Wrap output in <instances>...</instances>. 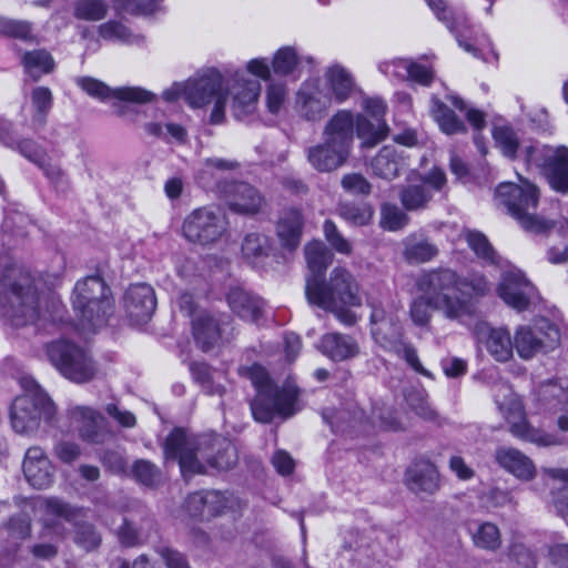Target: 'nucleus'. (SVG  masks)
Masks as SVG:
<instances>
[{
	"label": "nucleus",
	"instance_id": "b1692460",
	"mask_svg": "<svg viewBox=\"0 0 568 568\" xmlns=\"http://www.w3.org/2000/svg\"><path fill=\"white\" fill-rule=\"evenodd\" d=\"M22 468L28 483L37 489H44L53 481L51 462L39 446L30 447L27 450Z\"/></svg>",
	"mask_w": 568,
	"mask_h": 568
},
{
	"label": "nucleus",
	"instance_id": "5fc2aeb1",
	"mask_svg": "<svg viewBox=\"0 0 568 568\" xmlns=\"http://www.w3.org/2000/svg\"><path fill=\"white\" fill-rule=\"evenodd\" d=\"M476 546L486 550H496L501 544L499 528L493 523H483L473 536Z\"/></svg>",
	"mask_w": 568,
	"mask_h": 568
},
{
	"label": "nucleus",
	"instance_id": "13d9d810",
	"mask_svg": "<svg viewBox=\"0 0 568 568\" xmlns=\"http://www.w3.org/2000/svg\"><path fill=\"white\" fill-rule=\"evenodd\" d=\"M0 33L17 38L23 41H34L36 37L32 34V26L28 21L13 20L4 17H0Z\"/></svg>",
	"mask_w": 568,
	"mask_h": 568
},
{
	"label": "nucleus",
	"instance_id": "052dcab7",
	"mask_svg": "<svg viewBox=\"0 0 568 568\" xmlns=\"http://www.w3.org/2000/svg\"><path fill=\"white\" fill-rule=\"evenodd\" d=\"M323 233L325 240L339 254L351 255L353 252L352 243L343 236L338 231L335 223L331 220H326L323 225Z\"/></svg>",
	"mask_w": 568,
	"mask_h": 568
},
{
	"label": "nucleus",
	"instance_id": "6e6552de",
	"mask_svg": "<svg viewBox=\"0 0 568 568\" xmlns=\"http://www.w3.org/2000/svg\"><path fill=\"white\" fill-rule=\"evenodd\" d=\"M45 352L51 364L73 383H89L98 373L92 356L74 343L55 341L47 345Z\"/></svg>",
	"mask_w": 568,
	"mask_h": 568
},
{
	"label": "nucleus",
	"instance_id": "680f3d73",
	"mask_svg": "<svg viewBox=\"0 0 568 568\" xmlns=\"http://www.w3.org/2000/svg\"><path fill=\"white\" fill-rule=\"evenodd\" d=\"M555 149L549 145H541V144H529L526 145L521 153L524 156L525 162L528 165H536L540 170L545 166L550 155L555 154Z\"/></svg>",
	"mask_w": 568,
	"mask_h": 568
},
{
	"label": "nucleus",
	"instance_id": "09e8293b",
	"mask_svg": "<svg viewBox=\"0 0 568 568\" xmlns=\"http://www.w3.org/2000/svg\"><path fill=\"white\" fill-rule=\"evenodd\" d=\"M128 476L150 488L158 487L162 480L161 469L148 459H136L130 468Z\"/></svg>",
	"mask_w": 568,
	"mask_h": 568
},
{
	"label": "nucleus",
	"instance_id": "4c0bfd02",
	"mask_svg": "<svg viewBox=\"0 0 568 568\" xmlns=\"http://www.w3.org/2000/svg\"><path fill=\"white\" fill-rule=\"evenodd\" d=\"M321 351L333 361H345L358 353L356 342L347 335L329 333L322 337Z\"/></svg>",
	"mask_w": 568,
	"mask_h": 568
},
{
	"label": "nucleus",
	"instance_id": "72a5a7b5",
	"mask_svg": "<svg viewBox=\"0 0 568 568\" xmlns=\"http://www.w3.org/2000/svg\"><path fill=\"white\" fill-rule=\"evenodd\" d=\"M538 402L547 410H561L568 405V378L548 379L538 386Z\"/></svg>",
	"mask_w": 568,
	"mask_h": 568
},
{
	"label": "nucleus",
	"instance_id": "bb28decb",
	"mask_svg": "<svg viewBox=\"0 0 568 568\" xmlns=\"http://www.w3.org/2000/svg\"><path fill=\"white\" fill-rule=\"evenodd\" d=\"M305 219L301 210L290 207L282 211L276 222V236L283 248L293 252L301 243Z\"/></svg>",
	"mask_w": 568,
	"mask_h": 568
},
{
	"label": "nucleus",
	"instance_id": "0eeeda50",
	"mask_svg": "<svg viewBox=\"0 0 568 568\" xmlns=\"http://www.w3.org/2000/svg\"><path fill=\"white\" fill-rule=\"evenodd\" d=\"M20 383L24 393L12 403L11 424L17 433L29 434L36 432L42 420L53 418L55 406L33 378L23 377Z\"/></svg>",
	"mask_w": 568,
	"mask_h": 568
},
{
	"label": "nucleus",
	"instance_id": "ea45409f",
	"mask_svg": "<svg viewBox=\"0 0 568 568\" xmlns=\"http://www.w3.org/2000/svg\"><path fill=\"white\" fill-rule=\"evenodd\" d=\"M509 432L515 437L540 447L559 446L564 443L557 435L534 427L524 417L519 422L510 423Z\"/></svg>",
	"mask_w": 568,
	"mask_h": 568
},
{
	"label": "nucleus",
	"instance_id": "5701e85b",
	"mask_svg": "<svg viewBox=\"0 0 568 568\" xmlns=\"http://www.w3.org/2000/svg\"><path fill=\"white\" fill-rule=\"evenodd\" d=\"M389 328V336L384 334L382 328H378L374 333L375 338L381 346L403 358L416 373L428 378H433L432 373L422 365L416 348L410 343L403 339L400 328L397 326H390Z\"/></svg>",
	"mask_w": 568,
	"mask_h": 568
},
{
	"label": "nucleus",
	"instance_id": "864d4df0",
	"mask_svg": "<svg viewBox=\"0 0 568 568\" xmlns=\"http://www.w3.org/2000/svg\"><path fill=\"white\" fill-rule=\"evenodd\" d=\"M409 222V216L396 204L385 203L381 207V225L388 231H398Z\"/></svg>",
	"mask_w": 568,
	"mask_h": 568
},
{
	"label": "nucleus",
	"instance_id": "39448f33",
	"mask_svg": "<svg viewBox=\"0 0 568 568\" xmlns=\"http://www.w3.org/2000/svg\"><path fill=\"white\" fill-rule=\"evenodd\" d=\"M520 183H500L495 191L496 205L504 209L527 232L545 233L555 227V223L536 214L540 199L538 186L527 179Z\"/></svg>",
	"mask_w": 568,
	"mask_h": 568
},
{
	"label": "nucleus",
	"instance_id": "338daca9",
	"mask_svg": "<svg viewBox=\"0 0 568 568\" xmlns=\"http://www.w3.org/2000/svg\"><path fill=\"white\" fill-rule=\"evenodd\" d=\"M397 67L407 72V77L423 85H429L434 79V73L429 68L408 60H399Z\"/></svg>",
	"mask_w": 568,
	"mask_h": 568
},
{
	"label": "nucleus",
	"instance_id": "f257e3e1",
	"mask_svg": "<svg viewBox=\"0 0 568 568\" xmlns=\"http://www.w3.org/2000/svg\"><path fill=\"white\" fill-rule=\"evenodd\" d=\"M416 285L422 293L432 297L434 310L443 312L449 320L473 315V300L484 297L490 291V284L484 275L471 273L462 277L447 267L423 273Z\"/></svg>",
	"mask_w": 568,
	"mask_h": 568
},
{
	"label": "nucleus",
	"instance_id": "cd10ccee",
	"mask_svg": "<svg viewBox=\"0 0 568 568\" xmlns=\"http://www.w3.org/2000/svg\"><path fill=\"white\" fill-rule=\"evenodd\" d=\"M70 425L79 437L88 443L101 442L102 415L89 406H74L69 409Z\"/></svg>",
	"mask_w": 568,
	"mask_h": 568
},
{
	"label": "nucleus",
	"instance_id": "3c124183",
	"mask_svg": "<svg viewBox=\"0 0 568 568\" xmlns=\"http://www.w3.org/2000/svg\"><path fill=\"white\" fill-rule=\"evenodd\" d=\"M31 103L34 109L33 122L43 126L53 103L51 90L47 87L34 88L31 92Z\"/></svg>",
	"mask_w": 568,
	"mask_h": 568
},
{
	"label": "nucleus",
	"instance_id": "c03bdc74",
	"mask_svg": "<svg viewBox=\"0 0 568 568\" xmlns=\"http://www.w3.org/2000/svg\"><path fill=\"white\" fill-rule=\"evenodd\" d=\"M356 133L359 139L363 140L365 146L372 148L382 142L387 138L389 133V126L385 120L371 121L364 115H358L354 121Z\"/></svg>",
	"mask_w": 568,
	"mask_h": 568
},
{
	"label": "nucleus",
	"instance_id": "423d86ee",
	"mask_svg": "<svg viewBox=\"0 0 568 568\" xmlns=\"http://www.w3.org/2000/svg\"><path fill=\"white\" fill-rule=\"evenodd\" d=\"M72 305L81 325L92 329L105 325L114 310L111 291L100 276H88L75 284Z\"/></svg>",
	"mask_w": 568,
	"mask_h": 568
},
{
	"label": "nucleus",
	"instance_id": "f704fd0d",
	"mask_svg": "<svg viewBox=\"0 0 568 568\" xmlns=\"http://www.w3.org/2000/svg\"><path fill=\"white\" fill-rule=\"evenodd\" d=\"M192 327L194 339L204 352L213 348L222 337L220 322L209 313L199 314L192 321Z\"/></svg>",
	"mask_w": 568,
	"mask_h": 568
},
{
	"label": "nucleus",
	"instance_id": "c85d7f7f",
	"mask_svg": "<svg viewBox=\"0 0 568 568\" xmlns=\"http://www.w3.org/2000/svg\"><path fill=\"white\" fill-rule=\"evenodd\" d=\"M300 113L308 121L321 120L331 105V98L317 84L304 83L297 92Z\"/></svg>",
	"mask_w": 568,
	"mask_h": 568
},
{
	"label": "nucleus",
	"instance_id": "1a4fd4ad",
	"mask_svg": "<svg viewBox=\"0 0 568 568\" xmlns=\"http://www.w3.org/2000/svg\"><path fill=\"white\" fill-rule=\"evenodd\" d=\"M222 74L209 69L184 84V100L193 108H203L213 102L214 106L210 115L212 124H220L224 120L225 102L227 93L222 89Z\"/></svg>",
	"mask_w": 568,
	"mask_h": 568
},
{
	"label": "nucleus",
	"instance_id": "4468645a",
	"mask_svg": "<svg viewBox=\"0 0 568 568\" xmlns=\"http://www.w3.org/2000/svg\"><path fill=\"white\" fill-rule=\"evenodd\" d=\"M77 83L89 95L100 99H114L113 103L114 112L119 115L125 113V106L122 102L129 103H149L154 100V94L139 87H123L118 89H111L105 83L90 77H82L77 79Z\"/></svg>",
	"mask_w": 568,
	"mask_h": 568
},
{
	"label": "nucleus",
	"instance_id": "58836bf2",
	"mask_svg": "<svg viewBox=\"0 0 568 568\" xmlns=\"http://www.w3.org/2000/svg\"><path fill=\"white\" fill-rule=\"evenodd\" d=\"M223 507L224 501L217 491H196L185 500V508L192 517L215 516Z\"/></svg>",
	"mask_w": 568,
	"mask_h": 568
},
{
	"label": "nucleus",
	"instance_id": "f03ea898",
	"mask_svg": "<svg viewBox=\"0 0 568 568\" xmlns=\"http://www.w3.org/2000/svg\"><path fill=\"white\" fill-rule=\"evenodd\" d=\"M307 301L324 311L332 312L345 325H354L356 315L348 307L362 304L358 284L353 274L344 267H335L327 282L307 278Z\"/></svg>",
	"mask_w": 568,
	"mask_h": 568
},
{
	"label": "nucleus",
	"instance_id": "49530a36",
	"mask_svg": "<svg viewBox=\"0 0 568 568\" xmlns=\"http://www.w3.org/2000/svg\"><path fill=\"white\" fill-rule=\"evenodd\" d=\"M334 98L338 102H343L351 97L355 90V83L352 75L339 65L332 67L327 74Z\"/></svg>",
	"mask_w": 568,
	"mask_h": 568
},
{
	"label": "nucleus",
	"instance_id": "a19ab883",
	"mask_svg": "<svg viewBox=\"0 0 568 568\" xmlns=\"http://www.w3.org/2000/svg\"><path fill=\"white\" fill-rule=\"evenodd\" d=\"M270 237L263 233H247L241 245L242 257L252 265L262 263L271 253Z\"/></svg>",
	"mask_w": 568,
	"mask_h": 568
},
{
	"label": "nucleus",
	"instance_id": "e2e57ef3",
	"mask_svg": "<svg viewBox=\"0 0 568 568\" xmlns=\"http://www.w3.org/2000/svg\"><path fill=\"white\" fill-rule=\"evenodd\" d=\"M494 139L506 156L510 159L516 158L519 142L516 136V133L510 128H496L494 130Z\"/></svg>",
	"mask_w": 568,
	"mask_h": 568
},
{
	"label": "nucleus",
	"instance_id": "7ed1b4c3",
	"mask_svg": "<svg viewBox=\"0 0 568 568\" xmlns=\"http://www.w3.org/2000/svg\"><path fill=\"white\" fill-rule=\"evenodd\" d=\"M239 374L250 379L256 388V396L251 402L252 414L256 422L267 424L276 415L287 418L295 413L298 397L296 385L287 382L283 387H277L271 381L266 369L258 364L241 366Z\"/></svg>",
	"mask_w": 568,
	"mask_h": 568
},
{
	"label": "nucleus",
	"instance_id": "603ef678",
	"mask_svg": "<svg viewBox=\"0 0 568 568\" xmlns=\"http://www.w3.org/2000/svg\"><path fill=\"white\" fill-rule=\"evenodd\" d=\"M337 212L345 221L358 226L369 224L373 217V210L367 204L341 203L337 207Z\"/></svg>",
	"mask_w": 568,
	"mask_h": 568
},
{
	"label": "nucleus",
	"instance_id": "9d476101",
	"mask_svg": "<svg viewBox=\"0 0 568 568\" xmlns=\"http://www.w3.org/2000/svg\"><path fill=\"white\" fill-rule=\"evenodd\" d=\"M226 232V217L219 210L207 206L193 210L182 223L183 237L200 246L216 244Z\"/></svg>",
	"mask_w": 568,
	"mask_h": 568
},
{
	"label": "nucleus",
	"instance_id": "6ab92c4d",
	"mask_svg": "<svg viewBox=\"0 0 568 568\" xmlns=\"http://www.w3.org/2000/svg\"><path fill=\"white\" fill-rule=\"evenodd\" d=\"M123 304L132 323H145L151 318L156 308L154 290L145 283L130 285L125 291Z\"/></svg>",
	"mask_w": 568,
	"mask_h": 568
},
{
	"label": "nucleus",
	"instance_id": "f3484780",
	"mask_svg": "<svg viewBox=\"0 0 568 568\" xmlns=\"http://www.w3.org/2000/svg\"><path fill=\"white\" fill-rule=\"evenodd\" d=\"M229 209L239 214H257L265 204L264 197L245 182H224L219 185Z\"/></svg>",
	"mask_w": 568,
	"mask_h": 568
},
{
	"label": "nucleus",
	"instance_id": "a878e982",
	"mask_svg": "<svg viewBox=\"0 0 568 568\" xmlns=\"http://www.w3.org/2000/svg\"><path fill=\"white\" fill-rule=\"evenodd\" d=\"M324 141L349 155L354 136V118L349 111H338L325 125Z\"/></svg>",
	"mask_w": 568,
	"mask_h": 568
},
{
	"label": "nucleus",
	"instance_id": "37998d69",
	"mask_svg": "<svg viewBox=\"0 0 568 568\" xmlns=\"http://www.w3.org/2000/svg\"><path fill=\"white\" fill-rule=\"evenodd\" d=\"M304 254L312 273L310 278H318L333 262V253L318 240L308 242L304 247Z\"/></svg>",
	"mask_w": 568,
	"mask_h": 568
},
{
	"label": "nucleus",
	"instance_id": "412c9836",
	"mask_svg": "<svg viewBox=\"0 0 568 568\" xmlns=\"http://www.w3.org/2000/svg\"><path fill=\"white\" fill-rule=\"evenodd\" d=\"M495 463L520 481H531L537 476L534 460L515 447L499 446L494 452Z\"/></svg>",
	"mask_w": 568,
	"mask_h": 568
},
{
	"label": "nucleus",
	"instance_id": "0e129e2a",
	"mask_svg": "<svg viewBox=\"0 0 568 568\" xmlns=\"http://www.w3.org/2000/svg\"><path fill=\"white\" fill-rule=\"evenodd\" d=\"M430 310H434L432 297L424 294L415 298L409 310L412 321L418 326L427 325L430 320Z\"/></svg>",
	"mask_w": 568,
	"mask_h": 568
},
{
	"label": "nucleus",
	"instance_id": "79ce46f5",
	"mask_svg": "<svg viewBox=\"0 0 568 568\" xmlns=\"http://www.w3.org/2000/svg\"><path fill=\"white\" fill-rule=\"evenodd\" d=\"M430 113L439 129L448 134H460L467 132L465 123L438 98H432Z\"/></svg>",
	"mask_w": 568,
	"mask_h": 568
},
{
	"label": "nucleus",
	"instance_id": "9b49d317",
	"mask_svg": "<svg viewBox=\"0 0 568 568\" xmlns=\"http://www.w3.org/2000/svg\"><path fill=\"white\" fill-rule=\"evenodd\" d=\"M201 442L202 435L195 436L183 428H174L164 442V457L178 460L183 475L203 474L205 466L199 454Z\"/></svg>",
	"mask_w": 568,
	"mask_h": 568
},
{
	"label": "nucleus",
	"instance_id": "20e7f679",
	"mask_svg": "<svg viewBox=\"0 0 568 568\" xmlns=\"http://www.w3.org/2000/svg\"><path fill=\"white\" fill-rule=\"evenodd\" d=\"M0 315L12 326H24L38 318L34 280L21 265L4 268L0 281Z\"/></svg>",
	"mask_w": 568,
	"mask_h": 568
},
{
	"label": "nucleus",
	"instance_id": "69168bd1",
	"mask_svg": "<svg viewBox=\"0 0 568 568\" xmlns=\"http://www.w3.org/2000/svg\"><path fill=\"white\" fill-rule=\"evenodd\" d=\"M297 65V55L294 49H280L273 59V70L277 74H290Z\"/></svg>",
	"mask_w": 568,
	"mask_h": 568
},
{
	"label": "nucleus",
	"instance_id": "393cba45",
	"mask_svg": "<svg viewBox=\"0 0 568 568\" xmlns=\"http://www.w3.org/2000/svg\"><path fill=\"white\" fill-rule=\"evenodd\" d=\"M324 141L349 155L354 136V118L349 111H338L325 125Z\"/></svg>",
	"mask_w": 568,
	"mask_h": 568
},
{
	"label": "nucleus",
	"instance_id": "7c9ffc66",
	"mask_svg": "<svg viewBox=\"0 0 568 568\" xmlns=\"http://www.w3.org/2000/svg\"><path fill=\"white\" fill-rule=\"evenodd\" d=\"M477 338L484 342L488 353L498 362H507L513 356L514 342L505 328H491L486 324L477 327Z\"/></svg>",
	"mask_w": 568,
	"mask_h": 568
},
{
	"label": "nucleus",
	"instance_id": "a18cd8bd",
	"mask_svg": "<svg viewBox=\"0 0 568 568\" xmlns=\"http://www.w3.org/2000/svg\"><path fill=\"white\" fill-rule=\"evenodd\" d=\"M21 63L26 72L34 80L41 75L51 73L54 69V60L44 49L27 51L22 54Z\"/></svg>",
	"mask_w": 568,
	"mask_h": 568
},
{
	"label": "nucleus",
	"instance_id": "c9c22d12",
	"mask_svg": "<svg viewBox=\"0 0 568 568\" xmlns=\"http://www.w3.org/2000/svg\"><path fill=\"white\" fill-rule=\"evenodd\" d=\"M306 153L311 165L320 172L334 171L342 166L348 158L344 154V151L328 145L325 141L322 144L308 148Z\"/></svg>",
	"mask_w": 568,
	"mask_h": 568
},
{
	"label": "nucleus",
	"instance_id": "4be33fe9",
	"mask_svg": "<svg viewBox=\"0 0 568 568\" xmlns=\"http://www.w3.org/2000/svg\"><path fill=\"white\" fill-rule=\"evenodd\" d=\"M405 483L416 495H434L440 488V475L428 459L415 460L405 471Z\"/></svg>",
	"mask_w": 568,
	"mask_h": 568
},
{
	"label": "nucleus",
	"instance_id": "4d7b16f0",
	"mask_svg": "<svg viewBox=\"0 0 568 568\" xmlns=\"http://www.w3.org/2000/svg\"><path fill=\"white\" fill-rule=\"evenodd\" d=\"M108 13V4L103 0H78L74 4V16L78 19L98 21Z\"/></svg>",
	"mask_w": 568,
	"mask_h": 568
},
{
	"label": "nucleus",
	"instance_id": "2f4dec72",
	"mask_svg": "<svg viewBox=\"0 0 568 568\" xmlns=\"http://www.w3.org/2000/svg\"><path fill=\"white\" fill-rule=\"evenodd\" d=\"M406 165V156L396 145L383 146L371 162L374 174L385 180L396 179Z\"/></svg>",
	"mask_w": 568,
	"mask_h": 568
},
{
	"label": "nucleus",
	"instance_id": "8fccbe9b",
	"mask_svg": "<svg viewBox=\"0 0 568 568\" xmlns=\"http://www.w3.org/2000/svg\"><path fill=\"white\" fill-rule=\"evenodd\" d=\"M190 371L193 379L201 386L205 394L220 397L224 395V386L214 382L212 368L207 364L192 363Z\"/></svg>",
	"mask_w": 568,
	"mask_h": 568
},
{
	"label": "nucleus",
	"instance_id": "dca6fc26",
	"mask_svg": "<svg viewBox=\"0 0 568 568\" xmlns=\"http://www.w3.org/2000/svg\"><path fill=\"white\" fill-rule=\"evenodd\" d=\"M45 513L52 516L62 517L74 524V542L85 551H92L99 548L102 538L95 527L90 523H79L78 519L84 517L82 508H75L63 503L58 498H48L44 500Z\"/></svg>",
	"mask_w": 568,
	"mask_h": 568
},
{
	"label": "nucleus",
	"instance_id": "ddd939ff",
	"mask_svg": "<svg viewBox=\"0 0 568 568\" xmlns=\"http://www.w3.org/2000/svg\"><path fill=\"white\" fill-rule=\"evenodd\" d=\"M447 183L445 172L434 168L419 176V183H408L398 190V199L406 211L426 210L434 197V192H440Z\"/></svg>",
	"mask_w": 568,
	"mask_h": 568
},
{
	"label": "nucleus",
	"instance_id": "de8ad7c7",
	"mask_svg": "<svg viewBox=\"0 0 568 568\" xmlns=\"http://www.w3.org/2000/svg\"><path fill=\"white\" fill-rule=\"evenodd\" d=\"M465 240L478 258L490 265L499 264L500 257L485 234L478 231H467Z\"/></svg>",
	"mask_w": 568,
	"mask_h": 568
},
{
	"label": "nucleus",
	"instance_id": "aec40b11",
	"mask_svg": "<svg viewBox=\"0 0 568 568\" xmlns=\"http://www.w3.org/2000/svg\"><path fill=\"white\" fill-rule=\"evenodd\" d=\"M199 454L211 467L227 470L237 463L235 446L225 437L219 435H202Z\"/></svg>",
	"mask_w": 568,
	"mask_h": 568
},
{
	"label": "nucleus",
	"instance_id": "e433bc0d",
	"mask_svg": "<svg viewBox=\"0 0 568 568\" xmlns=\"http://www.w3.org/2000/svg\"><path fill=\"white\" fill-rule=\"evenodd\" d=\"M403 257L409 264L427 263L434 260L439 250L428 237L412 234L403 241Z\"/></svg>",
	"mask_w": 568,
	"mask_h": 568
},
{
	"label": "nucleus",
	"instance_id": "473e14b6",
	"mask_svg": "<svg viewBox=\"0 0 568 568\" xmlns=\"http://www.w3.org/2000/svg\"><path fill=\"white\" fill-rule=\"evenodd\" d=\"M551 189L568 193V148L560 145L555 149L541 170Z\"/></svg>",
	"mask_w": 568,
	"mask_h": 568
},
{
	"label": "nucleus",
	"instance_id": "a211bd4d",
	"mask_svg": "<svg viewBox=\"0 0 568 568\" xmlns=\"http://www.w3.org/2000/svg\"><path fill=\"white\" fill-rule=\"evenodd\" d=\"M231 94V111L236 119H243L256 110L257 100L261 93L258 80L247 78L236 72L234 83L229 89Z\"/></svg>",
	"mask_w": 568,
	"mask_h": 568
},
{
	"label": "nucleus",
	"instance_id": "774afa93",
	"mask_svg": "<svg viewBox=\"0 0 568 568\" xmlns=\"http://www.w3.org/2000/svg\"><path fill=\"white\" fill-rule=\"evenodd\" d=\"M99 34L105 40L131 42L135 39L130 30L118 21H108L99 27Z\"/></svg>",
	"mask_w": 568,
	"mask_h": 568
},
{
	"label": "nucleus",
	"instance_id": "bf43d9fd",
	"mask_svg": "<svg viewBox=\"0 0 568 568\" xmlns=\"http://www.w3.org/2000/svg\"><path fill=\"white\" fill-rule=\"evenodd\" d=\"M408 406L422 418L434 420L437 417L435 409L427 402V393L423 389H412L405 394Z\"/></svg>",
	"mask_w": 568,
	"mask_h": 568
},
{
	"label": "nucleus",
	"instance_id": "2eb2a0df",
	"mask_svg": "<svg viewBox=\"0 0 568 568\" xmlns=\"http://www.w3.org/2000/svg\"><path fill=\"white\" fill-rule=\"evenodd\" d=\"M497 294L505 304L518 312L527 311L532 302L539 298L535 285L521 270L516 267H511L501 274Z\"/></svg>",
	"mask_w": 568,
	"mask_h": 568
},
{
	"label": "nucleus",
	"instance_id": "c756f323",
	"mask_svg": "<svg viewBox=\"0 0 568 568\" xmlns=\"http://www.w3.org/2000/svg\"><path fill=\"white\" fill-rule=\"evenodd\" d=\"M226 302L234 314L248 322H257L264 313V301L241 286L231 287Z\"/></svg>",
	"mask_w": 568,
	"mask_h": 568
},
{
	"label": "nucleus",
	"instance_id": "f8f14e48",
	"mask_svg": "<svg viewBox=\"0 0 568 568\" xmlns=\"http://www.w3.org/2000/svg\"><path fill=\"white\" fill-rule=\"evenodd\" d=\"M559 341V329L542 320L535 326H519L515 332L514 346L521 358L529 359L538 353L554 349Z\"/></svg>",
	"mask_w": 568,
	"mask_h": 568
},
{
	"label": "nucleus",
	"instance_id": "6e6d98bb",
	"mask_svg": "<svg viewBox=\"0 0 568 568\" xmlns=\"http://www.w3.org/2000/svg\"><path fill=\"white\" fill-rule=\"evenodd\" d=\"M100 462L103 467L115 475L128 476L129 467L125 457V450L123 448L104 449L100 454Z\"/></svg>",
	"mask_w": 568,
	"mask_h": 568
}]
</instances>
